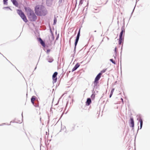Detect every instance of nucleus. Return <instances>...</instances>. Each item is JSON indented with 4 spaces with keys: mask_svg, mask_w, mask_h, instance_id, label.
Masks as SVG:
<instances>
[{
    "mask_svg": "<svg viewBox=\"0 0 150 150\" xmlns=\"http://www.w3.org/2000/svg\"><path fill=\"white\" fill-rule=\"evenodd\" d=\"M35 13L38 16H44L47 13L45 8L42 6H37L35 8Z\"/></svg>",
    "mask_w": 150,
    "mask_h": 150,
    "instance_id": "nucleus-1",
    "label": "nucleus"
},
{
    "mask_svg": "<svg viewBox=\"0 0 150 150\" xmlns=\"http://www.w3.org/2000/svg\"><path fill=\"white\" fill-rule=\"evenodd\" d=\"M27 15L30 21H35L37 19V17L34 12L30 10L28 12Z\"/></svg>",
    "mask_w": 150,
    "mask_h": 150,
    "instance_id": "nucleus-2",
    "label": "nucleus"
},
{
    "mask_svg": "<svg viewBox=\"0 0 150 150\" xmlns=\"http://www.w3.org/2000/svg\"><path fill=\"white\" fill-rule=\"evenodd\" d=\"M18 13L20 15L23 20L25 23L28 22V20L24 13L20 10H18Z\"/></svg>",
    "mask_w": 150,
    "mask_h": 150,
    "instance_id": "nucleus-3",
    "label": "nucleus"
},
{
    "mask_svg": "<svg viewBox=\"0 0 150 150\" xmlns=\"http://www.w3.org/2000/svg\"><path fill=\"white\" fill-rule=\"evenodd\" d=\"M58 73L57 72H55L52 75V80L53 83H55L56 82L57 80V76Z\"/></svg>",
    "mask_w": 150,
    "mask_h": 150,
    "instance_id": "nucleus-4",
    "label": "nucleus"
},
{
    "mask_svg": "<svg viewBox=\"0 0 150 150\" xmlns=\"http://www.w3.org/2000/svg\"><path fill=\"white\" fill-rule=\"evenodd\" d=\"M102 75L101 73H99L95 78L94 83L97 84L98 83V81L100 79Z\"/></svg>",
    "mask_w": 150,
    "mask_h": 150,
    "instance_id": "nucleus-5",
    "label": "nucleus"
},
{
    "mask_svg": "<svg viewBox=\"0 0 150 150\" xmlns=\"http://www.w3.org/2000/svg\"><path fill=\"white\" fill-rule=\"evenodd\" d=\"M80 29H79V32H78L77 36H76V38L75 40V48L76 45L77 44L78 42V41L79 36H80Z\"/></svg>",
    "mask_w": 150,
    "mask_h": 150,
    "instance_id": "nucleus-6",
    "label": "nucleus"
},
{
    "mask_svg": "<svg viewBox=\"0 0 150 150\" xmlns=\"http://www.w3.org/2000/svg\"><path fill=\"white\" fill-rule=\"evenodd\" d=\"M80 66V65L77 63L76 64L74 67L72 69V71H73L76 70Z\"/></svg>",
    "mask_w": 150,
    "mask_h": 150,
    "instance_id": "nucleus-7",
    "label": "nucleus"
},
{
    "mask_svg": "<svg viewBox=\"0 0 150 150\" xmlns=\"http://www.w3.org/2000/svg\"><path fill=\"white\" fill-rule=\"evenodd\" d=\"M39 42H40L41 45L44 47L45 46V43L43 41L41 38H39L38 40Z\"/></svg>",
    "mask_w": 150,
    "mask_h": 150,
    "instance_id": "nucleus-8",
    "label": "nucleus"
},
{
    "mask_svg": "<svg viewBox=\"0 0 150 150\" xmlns=\"http://www.w3.org/2000/svg\"><path fill=\"white\" fill-rule=\"evenodd\" d=\"M91 99L89 98L87 99L86 103V104H87V105H89L91 103Z\"/></svg>",
    "mask_w": 150,
    "mask_h": 150,
    "instance_id": "nucleus-9",
    "label": "nucleus"
},
{
    "mask_svg": "<svg viewBox=\"0 0 150 150\" xmlns=\"http://www.w3.org/2000/svg\"><path fill=\"white\" fill-rule=\"evenodd\" d=\"M35 96H33L32 97V98H31V102L34 105V101L35 100Z\"/></svg>",
    "mask_w": 150,
    "mask_h": 150,
    "instance_id": "nucleus-10",
    "label": "nucleus"
},
{
    "mask_svg": "<svg viewBox=\"0 0 150 150\" xmlns=\"http://www.w3.org/2000/svg\"><path fill=\"white\" fill-rule=\"evenodd\" d=\"M13 3V4L16 6H18V3L16 0H11Z\"/></svg>",
    "mask_w": 150,
    "mask_h": 150,
    "instance_id": "nucleus-11",
    "label": "nucleus"
},
{
    "mask_svg": "<svg viewBox=\"0 0 150 150\" xmlns=\"http://www.w3.org/2000/svg\"><path fill=\"white\" fill-rule=\"evenodd\" d=\"M130 123L131 124V127H134V121L132 118H130Z\"/></svg>",
    "mask_w": 150,
    "mask_h": 150,
    "instance_id": "nucleus-12",
    "label": "nucleus"
},
{
    "mask_svg": "<svg viewBox=\"0 0 150 150\" xmlns=\"http://www.w3.org/2000/svg\"><path fill=\"white\" fill-rule=\"evenodd\" d=\"M125 30H122L121 32H120V35L119 36V38H122V35L123 33H125Z\"/></svg>",
    "mask_w": 150,
    "mask_h": 150,
    "instance_id": "nucleus-13",
    "label": "nucleus"
},
{
    "mask_svg": "<svg viewBox=\"0 0 150 150\" xmlns=\"http://www.w3.org/2000/svg\"><path fill=\"white\" fill-rule=\"evenodd\" d=\"M139 121L140 122V129H141L142 124H143V121L141 119H139Z\"/></svg>",
    "mask_w": 150,
    "mask_h": 150,
    "instance_id": "nucleus-14",
    "label": "nucleus"
},
{
    "mask_svg": "<svg viewBox=\"0 0 150 150\" xmlns=\"http://www.w3.org/2000/svg\"><path fill=\"white\" fill-rule=\"evenodd\" d=\"M123 39V38H119V45H121V44Z\"/></svg>",
    "mask_w": 150,
    "mask_h": 150,
    "instance_id": "nucleus-15",
    "label": "nucleus"
},
{
    "mask_svg": "<svg viewBox=\"0 0 150 150\" xmlns=\"http://www.w3.org/2000/svg\"><path fill=\"white\" fill-rule=\"evenodd\" d=\"M114 90V88H112V90L111 91L110 93V98L112 96L113 94V93Z\"/></svg>",
    "mask_w": 150,
    "mask_h": 150,
    "instance_id": "nucleus-16",
    "label": "nucleus"
},
{
    "mask_svg": "<svg viewBox=\"0 0 150 150\" xmlns=\"http://www.w3.org/2000/svg\"><path fill=\"white\" fill-rule=\"evenodd\" d=\"M53 61V59L52 58H50L48 59V62H52Z\"/></svg>",
    "mask_w": 150,
    "mask_h": 150,
    "instance_id": "nucleus-17",
    "label": "nucleus"
},
{
    "mask_svg": "<svg viewBox=\"0 0 150 150\" xmlns=\"http://www.w3.org/2000/svg\"><path fill=\"white\" fill-rule=\"evenodd\" d=\"M84 1V0H80L79 3V5H80L81 6L83 4V2Z\"/></svg>",
    "mask_w": 150,
    "mask_h": 150,
    "instance_id": "nucleus-18",
    "label": "nucleus"
},
{
    "mask_svg": "<svg viewBox=\"0 0 150 150\" xmlns=\"http://www.w3.org/2000/svg\"><path fill=\"white\" fill-rule=\"evenodd\" d=\"M95 97V95L94 94H92L91 96V97L92 99H94Z\"/></svg>",
    "mask_w": 150,
    "mask_h": 150,
    "instance_id": "nucleus-19",
    "label": "nucleus"
},
{
    "mask_svg": "<svg viewBox=\"0 0 150 150\" xmlns=\"http://www.w3.org/2000/svg\"><path fill=\"white\" fill-rule=\"evenodd\" d=\"M57 21V19L56 18H54V24H55L56 23Z\"/></svg>",
    "mask_w": 150,
    "mask_h": 150,
    "instance_id": "nucleus-20",
    "label": "nucleus"
},
{
    "mask_svg": "<svg viewBox=\"0 0 150 150\" xmlns=\"http://www.w3.org/2000/svg\"><path fill=\"white\" fill-rule=\"evenodd\" d=\"M110 60V61L112 63H114V64H115V62L114 61H113V59H111Z\"/></svg>",
    "mask_w": 150,
    "mask_h": 150,
    "instance_id": "nucleus-21",
    "label": "nucleus"
},
{
    "mask_svg": "<svg viewBox=\"0 0 150 150\" xmlns=\"http://www.w3.org/2000/svg\"><path fill=\"white\" fill-rule=\"evenodd\" d=\"M4 4H6L7 3V2L8 1V0H3Z\"/></svg>",
    "mask_w": 150,
    "mask_h": 150,
    "instance_id": "nucleus-22",
    "label": "nucleus"
},
{
    "mask_svg": "<svg viewBox=\"0 0 150 150\" xmlns=\"http://www.w3.org/2000/svg\"><path fill=\"white\" fill-rule=\"evenodd\" d=\"M105 70H102V71H101V72H100V73H101L102 74V73H104V72H105Z\"/></svg>",
    "mask_w": 150,
    "mask_h": 150,
    "instance_id": "nucleus-23",
    "label": "nucleus"
},
{
    "mask_svg": "<svg viewBox=\"0 0 150 150\" xmlns=\"http://www.w3.org/2000/svg\"><path fill=\"white\" fill-rule=\"evenodd\" d=\"M50 51V50H47V53H48Z\"/></svg>",
    "mask_w": 150,
    "mask_h": 150,
    "instance_id": "nucleus-24",
    "label": "nucleus"
},
{
    "mask_svg": "<svg viewBox=\"0 0 150 150\" xmlns=\"http://www.w3.org/2000/svg\"><path fill=\"white\" fill-rule=\"evenodd\" d=\"M38 106H39V105H37V106L38 107Z\"/></svg>",
    "mask_w": 150,
    "mask_h": 150,
    "instance_id": "nucleus-25",
    "label": "nucleus"
},
{
    "mask_svg": "<svg viewBox=\"0 0 150 150\" xmlns=\"http://www.w3.org/2000/svg\"><path fill=\"white\" fill-rule=\"evenodd\" d=\"M50 31H51V29H50Z\"/></svg>",
    "mask_w": 150,
    "mask_h": 150,
    "instance_id": "nucleus-26",
    "label": "nucleus"
}]
</instances>
